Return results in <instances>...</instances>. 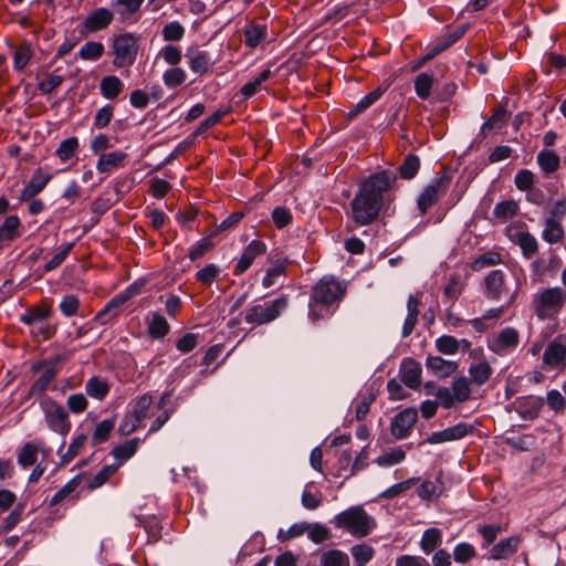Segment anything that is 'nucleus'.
<instances>
[{
  "label": "nucleus",
  "mask_w": 566,
  "mask_h": 566,
  "mask_svg": "<svg viewBox=\"0 0 566 566\" xmlns=\"http://www.w3.org/2000/svg\"><path fill=\"white\" fill-rule=\"evenodd\" d=\"M397 176L392 170H381L367 177L350 201V218L363 227L377 220L387 193L394 188Z\"/></svg>",
  "instance_id": "1"
},
{
  "label": "nucleus",
  "mask_w": 566,
  "mask_h": 566,
  "mask_svg": "<svg viewBox=\"0 0 566 566\" xmlns=\"http://www.w3.org/2000/svg\"><path fill=\"white\" fill-rule=\"evenodd\" d=\"M346 286L333 276L322 277L312 289L308 303V317L317 322L333 314L332 305L344 296Z\"/></svg>",
  "instance_id": "2"
},
{
  "label": "nucleus",
  "mask_w": 566,
  "mask_h": 566,
  "mask_svg": "<svg viewBox=\"0 0 566 566\" xmlns=\"http://www.w3.org/2000/svg\"><path fill=\"white\" fill-rule=\"evenodd\" d=\"M337 528L349 533L352 536L363 538L376 528V521L361 506H352L334 517Z\"/></svg>",
  "instance_id": "3"
},
{
  "label": "nucleus",
  "mask_w": 566,
  "mask_h": 566,
  "mask_svg": "<svg viewBox=\"0 0 566 566\" xmlns=\"http://www.w3.org/2000/svg\"><path fill=\"white\" fill-rule=\"evenodd\" d=\"M52 315V307L41 302L34 306L28 307L19 317L20 322L30 327V335L36 342L50 339L56 332V328L46 322Z\"/></svg>",
  "instance_id": "4"
},
{
  "label": "nucleus",
  "mask_w": 566,
  "mask_h": 566,
  "mask_svg": "<svg viewBox=\"0 0 566 566\" xmlns=\"http://www.w3.org/2000/svg\"><path fill=\"white\" fill-rule=\"evenodd\" d=\"M566 304V292L559 287H546L534 294L531 307L542 321L552 319Z\"/></svg>",
  "instance_id": "5"
},
{
  "label": "nucleus",
  "mask_w": 566,
  "mask_h": 566,
  "mask_svg": "<svg viewBox=\"0 0 566 566\" xmlns=\"http://www.w3.org/2000/svg\"><path fill=\"white\" fill-rule=\"evenodd\" d=\"M289 298L282 295L273 301L254 304L245 310L244 321L251 327L269 324L281 316L282 312L287 308Z\"/></svg>",
  "instance_id": "6"
},
{
  "label": "nucleus",
  "mask_w": 566,
  "mask_h": 566,
  "mask_svg": "<svg viewBox=\"0 0 566 566\" xmlns=\"http://www.w3.org/2000/svg\"><path fill=\"white\" fill-rule=\"evenodd\" d=\"M64 361V357L55 356L50 360L38 361L32 365V371H38L40 375L31 385L29 396H38L48 389H54V380L59 373V365Z\"/></svg>",
  "instance_id": "7"
},
{
  "label": "nucleus",
  "mask_w": 566,
  "mask_h": 566,
  "mask_svg": "<svg viewBox=\"0 0 566 566\" xmlns=\"http://www.w3.org/2000/svg\"><path fill=\"white\" fill-rule=\"evenodd\" d=\"M40 408L44 415L48 427L62 436L67 434L71 429L69 415L64 407L49 396L40 399Z\"/></svg>",
  "instance_id": "8"
},
{
  "label": "nucleus",
  "mask_w": 566,
  "mask_h": 566,
  "mask_svg": "<svg viewBox=\"0 0 566 566\" xmlns=\"http://www.w3.org/2000/svg\"><path fill=\"white\" fill-rule=\"evenodd\" d=\"M112 52L114 54L113 65L115 67L132 66L138 53L137 38L133 33L115 35L112 43Z\"/></svg>",
  "instance_id": "9"
},
{
  "label": "nucleus",
  "mask_w": 566,
  "mask_h": 566,
  "mask_svg": "<svg viewBox=\"0 0 566 566\" xmlns=\"http://www.w3.org/2000/svg\"><path fill=\"white\" fill-rule=\"evenodd\" d=\"M153 396L144 394L132 401V409L126 413L118 427V431L123 436H128L136 431L142 422L148 417L149 409L153 405Z\"/></svg>",
  "instance_id": "10"
},
{
  "label": "nucleus",
  "mask_w": 566,
  "mask_h": 566,
  "mask_svg": "<svg viewBox=\"0 0 566 566\" xmlns=\"http://www.w3.org/2000/svg\"><path fill=\"white\" fill-rule=\"evenodd\" d=\"M450 182L451 178L448 174L440 171L432 178L430 184L424 187L417 200L418 209L422 216L438 201L441 195L447 192Z\"/></svg>",
  "instance_id": "11"
},
{
  "label": "nucleus",
  "mask_w": 566,
  "mask_h": 566,
  "mask_svg": "<svg viewBox=\"0 0 566 566\" xmlns=\"http://www.w3.org/2000/svg\"><path fill=\"white\" fill-rule=\"evenodd\" d=\"M543 364L549 369L566 368V334H559L552 339L544 353Z\"/></svg>",
  "instance_id": "12"
},
{
  "label": "nucleus",
  "mask_w": 566,
  "mask_h": 566,
  "mask_svg": "<svg viewBox=\"0 0 566 566\" xmlns=\"http://www.w3.org/2000/svg\"><path fill=\"white\" fill-rule=\"evenodd\" d=\"M505 234L513 243L517 244L525 258H532L538 250L536 238L521 226L510 224L505 229Z\"/></svg>",
  "instance_id": "13"
},
{
  "label": "nucleus",
  "mask_w": 566,
  "mask_h": 566,
  "mask_svg": "<svg viewBox=\"0 0 566 566\" xmlns=\"http://www.w3.org/2000/svg\"><path fill=\"white\" fill-rule=\"evenodd\" d=\"M52 177L53 175L49 170L42 167L36 168L33 171L29 182L22 189L19 201L27 202L35 198L40 192L44 190V188L51 181Z\"/></svg>",
  "instance_id": "14"
},
{
  "label": "nucleus",
  "mask_w": 566,
  "mask_h": 566,
  "mask_svg": "<svg viewBox=\"0 0 566 566\" xmlns=\"http://www.w3.org/2000/svg\"><path fill=\"white\" fill-rule=\"evenodd\" d=\"M418 420L416 408H406L398 412L391 420L390 431L396 439H403L409 436L411 429Z\"/></svg>",
  "instance_id": "15"
},
{
  "label": "nucleus",
  "mask_w": 566,
  "mask_h": 566,
  "mask_svg": "<svg viewBox=\"0 0 566 566\" xmlns=\"http://www.w3.org/2000/svg\"><path fill=\"white\" fill-rule=\"evenodd\" d=\"M114 20V12L105 7L91 11L83 21L86 32L96 33L108 28Z\"/></svg>",
  "instance_id": "16"
},
{
  "label": "nucleus",
  "mask_w": 566,
  "mask_h": 566,
  "mask_svg": "<svg viewBox=\"0 0 566 566\" xmlns=\"http://www.w3.org/2000/svg\"><path fill=\"white\" fill-rule=\"evenodd\" d=\"M266 252V244L260 240L251 241L245 249L243 250L241 256L239 258L235 268L234 274L240 275L244 273L253 263V261L263 255Z\"/></svg>",
  "instance_id": "17"
},
{
  "label": "nucleus",
  "mask_w": 566,
  "mask_h": 566,
  "mask_svg": "<svg viewBox=\"0 0 566 566\" xmlns=\"http://www.w3.org/2000/svg\"><path fill=\"white\" fill-rule=\"evenodd\" d=\"M518 345V332L513 327L502 329L489 342V347L496 354L514 349Z\"/></svg>",
  "instance_id": "18"
},
{
  "label": "nucleus",
  "mask_w": 566,
  "mask_h": 566,
  "mask_svg": "<svg viewBox=\"0 0 566 566\" xmlns=\"http://www.w3.org/2000/svg\"><path fill=\"white\" fill-rule=\"evenodd\" d=\"M421 365L412 358H405L400 365L401 381L409 388L416 389L421 384Z\"/></svg>",
  "instance_id": "19"
},
{
  "label": "nucleus",
  "mask_w": 566,
  "mask_h": 566,
  "mask_svg": "<svg viewBox=\"0 0 566 566\" xmlns=\"http://www.w3.org/2000/svg\"><path fill=\"white\" fill-rule=\"evenodd\" d=\"M471 429L472 428L469 424L459 422L453 427H449L442 431L431 433L427 441L431 444H437L459 440L464 438Z\"/></svg>",
  "instance_id": "20"
},
{
  "label": "nucleus",
  "mask_w": 566,
  "mask_h": 566,
  "mask_svg": "<svg viewBox=\"0 0 566 566\" xmlns=\"http://www.w3.org/2000/svg\"><path fill=\"white\" fill-rule=\"evenodd\" d=\"M485 296L489 300H500L505 291L504 273L502 270H493L484 277Z\"/></svg>",
  "instance_id": "21"
},
{
  "label": "nucleus",
  "mask_w": 566,
  "mask_h": 566,
  "mask_svg": "<svg viewBox=\"0 0 566 566\" xmlns=\"http://www.w3.org/2000/svg\"><path fill=\"white\" fill-rule=\"evenodd\" d=\"M128 300L127 295L119 294L113 297L103 310H101L94 317V322L99 323L101 325H106L113 322L119 313V307L125 304Z\"/></svg>",
  "instance_id": "22"
},
{
  "label": "nucleus",
  "mask_w": 566,
  "mask_h": 566,
  "mask_svg": "<svg viewBox=\"0 0 566 566\" xmlns=\"http://www.w3.org/2000/svg\"><path fill=\"white\" fill-rule=\"evenodd\" d=\"M268 34L266 24L251 22L243 29L244 44L250 49H255L266 41Z\"/></svg>",
  "instance_id": "23"
},
{
  "label": "nucleus",
  "mask_w": 566,
  "mask_h": 566,
  "mask_svg": "<svg viewBox=\"0 0 566 566\" xmlns=\"http://www.w3.org/2000/svg\"><path fill=\"white\" fill-rule=\"evenodd\" d=\"M127 159V154L120 150L102 154L96 163V169L101 174H107L113 169L123 167Z\"/></svg>",
  "instance_id": "24"
},
{
  "label": "nucleus",
  "mask_w": 566,
  "mask_h": 566,
  "mask_svg": "<svg viewBox=\"0 0 566 566\" xmlns=\"http://www.w3.org/2000/svg\"><path fill=\"white\" fill-rule=\"evenodd\" d=\"M509 118L510 113L504 107L495 108L492 116L481 126L480 135L486 137L489 133L500 130Z\"/></svg>",
  "instance_id": "25"
},
{
  "label": "nucleus",
  "mask_w": 566,
  "mask_h": 566,
  "mask_svg": "<svg viewBox=\"0 0 566 566\" xmlns=\"http://www.w3.org/2000/svg\"><path fill=\"white\" fill-rule=\"evenodd\" d=\"M427 367L438 377H448L458 369L455 361L446 360L439 356H429L426 361Z\"/></svg>",
  "instance_id": "26"
},
{
  "label": "nucleus",
  "mask_w": 566,
  "mask_h": 566,
  "mask_svg": "<svg viewBox=\"0 0 566 566\" xmlns=\"http://www.w3.org/2000/svg\"><path fill=\"white\" fill-rule=\"evenodd\" d=\"M144 1L145 0H114L112 4L117 8V13L123 22H136L137 19L133 18L139 12Z\"/></svg>",
  "instance_id": "27"
},
{
  "label": "nucleus",
  "mask_w": 566,
  "mask_h": 566,
  "mask_svg": "<svg viewBox=\"0 0 566 566\" xmlns=\"http://www.w3.org/2000/svg\"><path fill=\"white\" fill-rule=\"evenodd\" d=\"M148 334L153 338H163L169 332V324L167 319L159 313L153 312L147 318Z\"/></svg>",
  "instance_id": "28"
},
{
  "label": "nucleus",
  "mask_w": 566,
  "mask_h": 566,
  "mask_svg": "<svg viewBox=\"0 0 566 566\" xmlns=\"http://www.w3.org/2000/svg\"><path fill=\"white\" fill-rule=\"evenodd\" d=\"M286 264V259L271 261L270 266L266 269V273L262 280V285L265 289L275 285L277 283V279L285 275Z\"/></svg>",
  "instance_id": "29"
},
{
  "label": "nucleus",
  "mask_w": 566,
  "mask_h": 566,
  "mask_svg": "<svg viewBox=\"0 0 566 566\" xmlns=\"http://www.w3.org/2000/svg\"><path fill=\"white\" fill-rule=\"evenodd\" d=\"M21 221L18 216L7 217L0 226V241H13L21 235Z\"/></svg>",
  "instance_id": "30"
},
{
  "label": "nucleus",
  "mask_w": 566,
  "mask_h": 566,
  "mask_svg": "<svg viewBox=\"0 0 566 566\" xmlns=\"http://www.w3.org/2000/svg\"><path fill=\"white\" fill-rule=\"evenodd\" d=\"M518 539L509 537L500 541L491 549V558L495 560L505 559L513 555L517 549Z\"/></svg>",
  "instance_id": "31"
},
{
  "label": "nucleus",
  "mask_w": 566,
  "mask_h": 566,
  "mask_svg": "<svg viewBox=\"0 0 566 566\" xmlns=\"http://www.w3.org/2000/svg\"><path fill=\"white\" fill-rule=\"evenodd\" d=\"M565 231L562 226V221H555L553 219H545L544 220V229L542 232V238L551 243H558L562 242L564 239Z\"/></svg>",
  "instance_id": "32"
},
{
  "label": "nucleus",
  "mask_w": 566,
  "mask_h": 566,
  "mask_svg": "<svg viewBox=\"0 0 566 566\" xmlns=\"http://www.w3.org/2000/svg\"><path fill=\"white\" fill-rule=\"evenodd\" d=\"M186 56L189 59V67L192 72L205 74L211 66L210 56L203 51H189Z\"/></svg>",
  "instance_id": "33"
},
{
  "label": "nucleus",
  "mask_w": 566,
  "mask_h": 566,
  "mask_svg": "<svg viewBox=\"0 0 566 566\" xmlns=\"http://www.w3.org/2000/svg\"><path fill=\"white\" fill-rule=\"evenodd\" d=\"M354 566H366L375 556V549L367 543L355 544L349 549Z\"/></svg>",
  "instance_id": "34"
},
{
  "label": "nucleus",
  "mask_w": 566,
  "mask_h": 566,
  "mask_svg": "<svg viewBox=\"0 0 566 566\" xmlns=\"http://www.w3.org/2000/svg\"><path fill=\"white\" fill-rule=\"evenodd\" d=\"M123 86V82L115 75L104 76L99 83L101 93L107 99L116 98L120 94Z\"/></svg>",
  "instance_id": "35"
},
{
  "label": "nucleus",
  "mask_w": 566,
  "mask_h": 566,
  "mask_svg": "<svg viewBox=\"0 0 566 566\" xmlns=\"http://www.w3.org/2000/svg\"><path fill=\"white\" fill-rule=\"evenodd\" d=\"M442 541V532L437 527L427 528L420 539L421 551L429 555L432 553Z\"/></svg>",
  "instance_id": "36"
},
{
  "label": "nucleus",
  "mask_w": 566,
  "mask_h": 566,
  "mask_svg": "<svg viewBox=\"0 0 566 566\" xmlns=\"http://www.w3.org/2000/svg\"><path fill=\"white\" fill-rule=\"evenodd\" d=\"M86 394L97 400H103L109 392V386L106 380L93 376L85 384Z\"/></svg>",
  "instance_id": "37"
},
{
  "label": "nucleus",
  "mask_w": 566,
  "mask_h": 566,
  "mask_svg": "<svg viewBox=\"0 0 566 566\" xmlns=\"http://www.w3.org/2000/svg\"><path fill=\"white\" fill-rule=\"evenodd\" d=\"M442 493V483L439 478L436 480H426L417 489L418 496L423 501L437 499Z\"/></svg>",
  "instance_id": "38"
},
{
  "label": "nucleus",
  "mask_w": 566,
  "mask_h": 566,
  "mask_svg": "<svg viewBox=\"0 0 566 566\" xmlns=\"http://www.w3.org/2000/svg\"><path fill=\"white\" fill-rule=\"evenodd\" d=\"M537 164L545 174L555 172L560 165L559 156L553 150H541L537 155Z\"/></svg>",
  "instance_id": "39"
},
{
  "label": "nucleus",
  "mask_w": 566,
  "mask_h": 566,
  "mask_svg": "<svg viewBox=\"0 0 566 566\" xmlns=\"http://www.w3.org/2000/svg\"><path fill=\"white\" fill-rule=\"evenodd\" d=\"M40 447L34 442H27L18 452V463L27 469L33 465L38 460Z\"/></svg>",
  "instance_id": "40"
},
{
  "label": "nucleus",
  "mask_w": 566,
  "mask_h": 566,
  "mask_svg": "<svg viewBox=\"0 0 566 566\" xmlns=\"http://www.w3.org/2000/svg\"><path fill=\"white\" fill-rule=\"evenodd\" d=\"M543 400L539 398H525L518 402V412L524 419H535L538 417Z\"/></svg>",
  "instance_id": "41"
},
{
  "label": "nucleus",
  "mask_w": 566,
  "mask_h": 566,
  "mask_svg": "<svg viewBox=\"0 0 566 566\" xmlns=\"http://www.w3.org/2000/svg\"><path fill=\"white\" fill-rule=\"evenodd\" d=\"M469 375L473 384L481 386L490 379L492 367L486 360H482L469 368Z\"/></svg>",
  "instance_id": "42"
},
{
  "label": "nucleus",
  "mask_w": 566,
  "mask_h": 566,
  "mask_svg": "<svg viewBox=\"0 0 566 566\" xmlns=\"http://www.w3.org/2000/svg\"><path fill=\"white\" fill-rule=\"evenodd\" d=\"M138 447V439H130L125 441L124 443L115 447L112 450L113 457L117 460L116 463H124L126 460H128L130 457H133L137 450Z\"/></svg>",
  "instance_id": "43"
},
{
  "label": "nucleus",
  "mask_w": 566,
  "mask_h": 566,
  "mask_svg": "<svg viewBox=\"0 0 566 566\" xmlns=\"http://www.w3.org/2000/svg\"><path fill=\"white\" fill-rule=\"evenodd\" d=\"M78 149V139L77 137H69L62 140L55 150V155L63 163L73 158Z\"/></svg>",
  "instance_id": "44"
},
{
  "label": "nucleus",
  "mask_w": 566,
  "mask_h": 566,
  "mask_svg": "<svg viewBox=\"0 0 566 566\" xmlns=\"http://www.w3.org/2000/svg\"><path fill=\"white\" fill-rule=\"evenodd\" d=\"M104 45L101 42L90 41L82 45L78 56L85 61H97L104 54Z\"/></svg>",
  "instance_id": "45"
},
{
  "label": "nucleus",
  "mask_w": 566,
  "mask_h": 566,
  "mask_svg": "<svg viewBox=\"0 0 566 566\" xmlns=\"http://www.w3.org/2000/svg\"><path fill=\"white\" fill-rule=\"evenodd\" d=\"M119 463H113L103 467L96 474L93 475V478L88 481V489L95 490L101 488L103 484H105L108 479L115 474V472L118 470Z\"/></svg>",
  "instance_id": "46"
},
{
  "label": "nucleus",
  "mask_w": 566,
  "mask_h": 566,
  "mask_svg": "<svg viewBox=\"0 0 566 566\" xmlns=\"http://www.w3.org/2000/svg\"><path fill=\"white\" fill-rule=\"evenodd\" d=\"M450 389L457 402H464L471 396L470 384L465 377L454 378Z\"/></svg>",
  "instance_id": "47"
},
{
  "label": "nucleus",
  "mask_w": 566,
  "mask_h": 566,
  "mask_svg": "<svg viewBox=\"0 0 566 566\" xmlns=\"http://www.w3.org/2000/svg\"><path fill=\"white\" fill-rule=\"evenodd\" d=\"M321 566H349V558L339 549H331L321 556Z\"/></svg>",
  "instance_id": "48"
},
{
  "label": "nucleus",
  "mask_w": 566,
  "mask_h": 566,
  "mask_svg": "<svg viewBox=\"0 0 566 566\" xmlns=\"http://www.w3.org/2000/svg\"><path fill=\"white\" fill-rule=\"evenodd\" d=\"M419 168V157L413 154H408L399 167V175L403 179H412L418 174Z\"/></svg>",
  "instance_id": "49"
},
{
  "label": "nucleus",
  "mask_w": 566,
  "mask_h": 566,
  "mask_svg": "<svg viewBox=\"0 0 566 566\" xmlns=\"http://www.w3.org/2000/svg\"><path fill=\"white\" fill-rule=\"evenodd\" d=\"M406 459V452L401 447L390 449L389 451L379 455L375 462L379 467H391L402 462Z\"/></svg>",
  "instance_id": "50"
},
{
  "label": "nucleus",
  "mask_w": 566,
  "mask_h": 566,
  "mask_svg": "<svg viewBox=\"0 0 566 566\" xmlns=\"http://www.w3.org/2000/svg\"><path fill=\"white\" fill-rule=\"evenodd\" d=\"M115 427V419H105L101 421L92 433L93 444H99L108 440L111 432Z\"/></svg>",
  "instance_id": "51"
},
{
  "label": "nucleus",
  "mask_w": 566,
  "mask_h": 566,
  "mask_svg": "<svg viewBox=\"0 0 566 566\" xmlns=\"http://www.w3.org/2000/svg\"><path fill=\"white\" fill-rule=\"evenodd\" d=\"M518 211V205L514 200H505L495 205L493 216L503 221L514 217Z\"/></svg>",
  "instance_id": "52"
},
{
  "label": "nucleus",
  "mask_w": 566,
  "mask_h": 566,
  "mask_svg": "<svg viewBox=\"0 0 566 566\" xmlns=\"http://www.w3.org/2000/svg\"><path fill=\"white\" fill-rule=\"evenodd\" d=\"M272 72L270 69L263 70L254 80L245 83L241 88V94L244 98H249L254 95L270 76Z\"/></svg>",
  "instance_id": "53"
},
{
  "label": "nucleus",
  "mask_w": 566,
  "mask_h": 566,
  "mask_svg": "<svg viewBox=\"0 0 566 566\" xmlns=\"http://www.w3.org/2000/svg\"><path fill=\"white\" fill-rule=\"evenodd\" d=\"M418 481H419L418 478H410L406 481L396 483V484L391 485L390 488L386 489L382 493H380V497L387 499V500L394 499V497L407 492L408 490H410L415 484L418 483Z\"/></svg>",
  "instance_id": "54"
},
{
  "label": "nucleus",
  "mask_w": 566,
  "mask_h": 566,
  "mask_svg": "<svg viewBox=\"0 0 566 566\" xmlns=\"http://www.w3.org/2000/svg\"><path fill=\"white\" fill-rule=\"evenodd\" d=\"M432 85L433 76L431 74L421 73L415 78V91L422 99H427L430 96Z\"/></svg>",
  "instance_id": "55"
},
{
  "label": "nucleus",
  "mask_w": 566,
  "mask_h": 566,
  "mask_svg": "<svg viewBox=\"0 0 566 566\" xmlns=\"http://www.w3.org/2000/svg\"><path fill=\"white\" fill-rule=\"evenodd\" d=\"M502 262L501 254L495 251H489L483 254H481L478 259H475L471 268L473 271H481L482 269L486 266H493L496 264H500Z\"/></svg>",
  "instance_id": "56"
},
{
  "label": "nucleus",
  "mask_w": 566,
  "mask_h": 566,
  "mask_svg": "<svg viewBox=\"0 0 566 566\" xmlns=\"http://www.w3.org/2000/svg\"><path fill=\"white\" fill-rule=\"evenodd\" d=\"M167 399L168 395L165 394L158 401L157 409L159 410V412L157 413L155 420L153 421L149 428V433L157 432L168 421L170 413L168 412V410L165 409L167 405Z\"/></svg>",
  "instance_id": "57"
},
{
  "label": "nucleus",
  "mask_w": 566,
  "mask_h": 566,
  "mask_svg": "<svg viewBox=\"0 0 566 566\" xmlns=\"http://www.w3.org/2000/svg\"><path fill=\"white\" fill-rule=\"evenodd\" d=\"M86 440L87 436L85 433L77 434L69 446L66 452L61 455V463L66 464L71 462L80 453Z\"/></svg>",
  "instance_id": "58"
},
{
  "label": "nucleus",
  "mask_w": 566,
  "mask_h": 566,
  "mask_svg": "<svg viewBox=\"0 0 566 566\" xmlns=\"http://www.w3.org/2000/svg\"><path fill=\"white\" fill-rule=\"evenodd\" d=\"M63 75L50 73L38 83L36 88L41 94H50L55 88H57L63 83Z\"/></svg>",
  "instance_id": "59"
},
{
  "label": "nucleus",
  "mask_w": 566,
  "mask_h": 566,
  "mask_svg": "<svg viewBox=\"0 0 566 566\" xmlns=\"http://www.w3.org/2000/svg\"><path fill=\"white\" fill-rule=\"evenodd\" d=\"M187 74L185 70L180 67H174L167 70L163 75L164 84L167 87L174 88L181 85L186 81Z\"/></svg>",
  "instance_id": "60"
},
{
  "label": "nucleus",
  "mask_w": 566,
  "mask_h": 566,
  "mask_svg": "<svg viewBox=\"0 0 566 566\" xmlns=\"http://www.w3.org/2000/svg\"><path fill=\"white\" fill-rule=\"evenodd\" d=\"M32 56L31 46L28 43H23L18 46L13 55V65L18 71L23 70Z\"/></svg>",
  "instance_id": "61"
},
{
  "label": "nucleus",
  "mask_w": 566,
  "mask_h": 566,
  "mask_svg": "<svg viewBox=\"0 0 566 566\" xmlns=\"http://www.w3.org/2000/svg\"><path fill=\"white\" fill-rule=\"evenodd\" d=\"M476 555L475 548L470 543H459L453 549V557L457 563L464 564Z\"/></svg>",
  "instance_id": "62"
},
{
  "label": "nucleus",
  "mask_w": 566,
  "mask_h": 566,
  "mask_svg": "<svg viewBox=\"0 0 566 566\" xmlns=\"http://www.w3.org/2000/svg\"><path fill=\"white\" fill-rule=\"evenodd\" d=\"M436 347L444 355H453L458 352L460 343L453 336L443 335L436 340Z\"/></svg>",
  "instance_id": "63"
},
{
  "label": "nucleus",
  "mask_w": 566,
  "mask_h": 566,
  "mask_svg": "<svg viewBox=\"0 0 566 566\" xmlns=\"http://www.w3.org/2000/svg\"><path fill=\"white\" fill-rule=\"evenodd\" d=\"M219 275V266L210 263L196 273V279L203 285H210Z\"/></svg>",
  "instance_id": "64"
}]
</instances>
